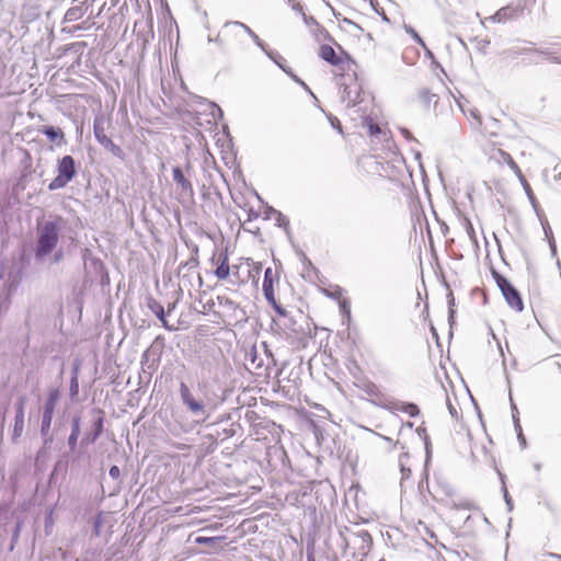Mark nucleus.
<instances>
[{"mask_svg":"<svg viewBox=\"0 0 561 561\" xmlns=\"http://www.w3.org/2000/svg\"><path fill=\"white\" fill-rule=\"evenodd\" d=\"M262 263L253 262L251 259H240L232 265L230 283L237 286L244 285L250 280L257 283L262 272Z\"/></svg>","mask_w":561,"mask_h":561,"instance_id":"f257e3e1","label":"nucleus"},{"mask_svg":"<svg viewBox=\"0 0 561 561\" xmlns=\"http://www.w3.org/2000/svg\"><path fill=\"white\" fill-rule=\"evenodd\" d=\"M491 274H492L496 285L501 289V293L504 296L508 306L517 312L523 311L524 302H523L522 296L518 293V290L504 276H502L495 268L491 270Z\"/></svg>","mask_w":561,"mask_h":561,"instance_id":"f03ea898","label":"nucleus"},{"mask_svg":"<svg viewBox=\"0 0 561 561\" xmlns=\"http://www.w3.org/2000/svg\"><path fill=\"white\" fill-rule=\"evenodd\" d=\"M58 242V226L55 222H46L39 230L36 254L43 256L51 252Z\"/></svg>","mask_w":561,"mask_h":561,"instance_id":"7ed1b4c3","label":"nucleus"},{"mask_svg":"<svg viewBox=\"0 0 561 561\" xmlns=\"http://www.w3.org/2000/svg\"><path fill=\"white\" fill-rule=\"evenodd\" d=\"M76 175L75 160L71 156L62 157L58 162V175L49 183L50 191L61 188L67 185Z\"/></svg>","mask_w":561,"mask_h":561,"instance_id":"20e7f679","label":"nucleus"},{"mask_svg":"<svg viewBox=\"0 0 561 561\" xmlns=\"http://www.w3.org/2000/svg\"><path fill=\"white\" fill-rule=\"evenodd\" d=\"M210 262L216 267L214 273L219 280H226L230 277L231 267L229 265V255L227 250L214 252Z\"/></svg>","mask_w":561,"mask_h":561,"instance_id":"39448f33","label":"nucleus"},{"mask_svg":"<svg viewBox=\"0 0 561 561\" xmlns=\"http://www.w3.org/2000/svg\"><path fill=\"white\" fill-rule=\"evenodd\" d=\"M333 73L337 77L344 78H356L358 65L355 59L348 53L341 56V59L336 60V64L332 67Z\"/></svg>","mask_w":561,"mask_h":561,"instance_id":"423d86ee","label":"nucleus"},{"mask_svg":"<svg viewBox=\"0 0 561 561\" xmlns=\"http://www.w3.org/2000/svg\"><path fill=\"white\" fill-rule=\"evenodd\" d=\"M362 389L366 393L368 400H370L373 403L383 408H391V402L388 400L387 396L380 389V387L376 383L371 381H365Z\"/></svg>","mask_w":561,"mask_h":561,"instance_id":"0eeeda50","label":"nucleus"},{"mask_svg":"<svg viewBox=\"0 0 561 561\" xmlns=\"http://www.w3.org/2000/svg\"><path fill=\"white\" fill-rule=\"evenodd\" d=\"M489 157L490 159L496 161L497 163H506L511 168V170L518 176L519 180L526 182L522 169L508 152L502 149L492 148L490 149Z\"/></svg>","mask_w":561,"mask_h":561,"instance_id":"6e6552de","label":"nucleus"},{"mask_svg":"<svg viewBox=\"0 0 561 561\" xmlns=\"http://www.w3.org/2000/svg\"><path fill=\"white\" fill-rule=\"evenodd\" d=\"M274 279H275V273L271 267H267L264 273V280H263V293L266 298V300L273 305L275 310L282 314L285 316V311L277 306L275 300V294H274Z\"/></svg>","mask_w":561,"mask_h":561,"instance_id":"1a4fd4ad","label":"nucleus"},{"mask_svg":"<svg viewBox=\"0 0 561 561\" xmlns=\"http://www.w3.org/2000/svg\"><path fill=\"white\" fill-rule=\"evenodd\" d=\"M346 51L337 45V50H335L331 45L323 44L318 49V56L330 64L332 67L336 64V60L341 59V56Z\"/></svg>","mask_w":561,"mask_h":561,"instance_id":"9d476101","label":"nucleus"},{"mask_svg":"<svg viewBox=\"0 0 561 561\" xmlns=\"http://www.w3.org/2000/svg\"><path fill=\"white\" fill-rule=\"evenodd\" d=\"M174 182L180 187L181 194L186 197H193L194 188L191 181L183 174L181 168L175 167L172 170Z\"/></svg>","mask_w":561,"mask_h":561,"instance_id":"9b49d317","label":"nucleus"},{"mask_svg":"<svg viewBox=\"0 0 561 561\" xmlns=\"http://www.w3.org/2000/svg\"><path fill=\"white\" fill-rule=\"evenodd\" d=\"M180 394H181L183 402L187 405V408L192 412L197 413V412L203 411V409H204L203 403L198 402L194 399L188 387L184 382H181V385H180Z\"/></svg>","mask_w":561,"mask_h":561,"instance_id":"f8f14e48","label":"nucleus"},{"mask_svg":"<svg viewBox=\"0 0 561 561\" xmlns=\"http://www.w3.org/2000/svg\"><path fill=\"white\" fill-rule=\"evenodd\" d=\"M399 466H400V471L402 473L401 486H404V485H407L409 479L411 478L412 470H413V462L408 453H403L400 455Z\"/></svg>","mask_w":561,"mask_h":561,"instance_id":"ddd939ff","label":"nucleus"},{"mask_svg":"<svg viewBox=\"0 0 561 561\" xmlns=\"http://www.w3.org/2000/svg\"><path fill=\"white\" fill-rule=\"evenodd\" d=\"M24 428V404L21 402L18 408V412L14 420L13 426V438H18L22 435Z\"/></svg>","mask_w":561,"mask_h":561,"instance_id":"4468645a","label":"nucleus"},{"mask_svg":"<svg viewBox=\"0 0 561 561\" xmlns=\"http://www.w3.org/2000/svg\"><path fill=\"white\" fill-rule=\"evenodd\" d=\"M87 7L84 5H76L67 10L65 14V19L68 22H75L82 19L87 12Z\"/></svg>","mask_w":561,"mask_h":561,"instance_id":"2eb2a0df","label":"nucleus"},{"mask_svg":"<svg viewBox=\"0 0 561 561\" xmlns=\"http://www.w3.org/2000/svg\"><path fill=\"white\" fill-rule=\"evenodd\" d=\"M518 9L513 7H505L500 9L495 15L494 19L499 22H503L510 19H514L518 15Z\"/></svg>","mask_w":561,"mask_h":561,"instance_id":"dca6fc26","label":"nucleus"},{"mask_svg":"<svg viewBox=\"0 0 561 561\" xmlns=\"http://www.w3.org/2000/svg\"><path fill=\"white\" fill-rule=\"evenodd\" d=\"M337 304L341 313L346 318V321H351V304L344 293H337Z\"/></svg>","mask_w":561,"mask_h":561,"instance_id":"f3484780","label":"nucleus"},{"mask_svg":"<svg viewBox=\"0 0 561 561\" xmlns=\"http://www.w3.org/2000/svg\"><path fill=\"white\" fill-rule=\"evenodd\" d=\"M465 115L469 119V123L473 129H480L482 126V116L477 108H470L463 111Z\"/></svg>","mask_w":561,"mask_h":561,"instance_id":"a211bd4d","label":"nucleus"},{"mask_svg":"<svg viewBox=\"0 0 561 561\" xmlns=\"http://www.w3.org/2000/svg\"><path fill=\"white\" fill-rule=\"evenodd\" d=\"M59 397H60V392L58 389H53L49 391L48 398H47V400L45 402V407H44L45 413L54 414V411H55V408H56Z\"/></svg>","mask_w":561,"mask_h":561,"instance_id":"6ab92c4d","label":"nucleus"},{"mask_svg":"<svg viewBox=\"0 0 561 561\" xmlns=\"http://www.w3.org/2000/svg\"><path fill=\"white\" fill-rule=\"evenodd\" d=\"M390 407V409H397L399 411L407 413L410 416H416L420 413L419 407L414 403L396 404L391 402Z\"/></svg>","mask_w":561,"mask_h":561,"instance_id":"aec40b11","label":"nucleus"},{"mask_svg":"<svg viewBox=\"0 0 561 561\" xmlns=\"http://www.w3.org/2000/svg\"><path fill=\"white\" fill-rule=\"evenodd\" d=\"M363 126L367 129L369 136H376L382 133L381 128L370 116H366L363 119Z\"/></svg>","mask_w":561,"mask_h":561,"instance_id":"412c9836","label":"nucleus"},{"mask_svg":"<svg viewBox=\"0 0 561 561\" xmlns=\"http://www.w3.org/2000/svg\"><path fill=\"white\" fill-rule=\"evenodd\" d=\"M93 131H94V136L96 138V140L103 146L105 147L107 144H110V141L112 140L106 134H105V130L104 128L98 124V123H94L93 125Z\"/></svg>","mask_w":561,"mask_h":561,"instance_id":"4be33fe9","label":"nucleus"},{"mask_svg":"<svg viewBox=\"0 0 561 561\" xmlns=\"http://www.w3.org/2000/svg\"><path fill=\"white\" fill-rule=\"evenodd\" d=\"M42 133L45 134L50 140H62L65 137L64 131L60 128H55L53 126H44Z\"/></svg>","mask_w":561,"mask_h":561,"instance_id":"5701e85b","label":"nucleus"},{"mask_svg":"<svg viewBox=\"0 0 561 561\" xmlns=\"http://www.w3.org/2000/svg\"><path fill=\"white\" fill-rule=\"evenodd\" d=\"M79 423H80L79 419H75L73 420V428H72V432H71V434L69 436V439H68L69 445L71 447L76 446L78 437L80 435V424Z\"/></svg>","mask_w":561,"mask_h":561,"instance_id":"b1692460","label":"nucleus"},{"mask_svg":"<svg viewBox=\"0 0 561 561\" xmlns=\"http://www.w3.org/2000/svg\"><path fill=\"white\" fill-rule=\"evenodd\" d=\"M53 413H43V420H42V426L41 432L44 436H46L49 433L51 421H53Z\"/></svg>","mask_w":561,"mask_h":561,"instance_id":"393cba45","label":"nucleus"},{"mask_svg":"<svg viewBox=\"0 0 561 561\" xmlns=\"http://www.w3.org/2000/svg\"><path fill=\"white\" fill-rule=\"evenodd\" d=\"M447 407L453 419L456 421H460L462 419V411L458 404H454L450 400H448Z\"/></svg>","mask_w":561,"mask_h":561,"instance_id":"a878e982","label":"nucleus"},{"mask_svg":"<svg viewBox=\"0 0 561 561\" xmlns=\"http://www.w3.org/2000/svg\"><path fill=\"white\" fill-rule=\"evenodd\" d=\"M463 225H465V230H466L469 239L472 241H477L476 230L473 228L472 222L466 218L463 221Z\"/></svg>","mask_w":561,"mask_h":561,"instance_id":"bb28decb","label":"nucleus"},{"mask_svg":"<svg viewBox=\"0 0 561 561\" xmlns=\"http://www.w3.org/2000/svg\"><path fill=\"white\" fill-rule=\"evenodd\" d=\"M227 26H232V27H236V28H241L243 30L245 33H248L249 35H251L252 37L256 38L257 36L255 35V33L245 24L241 23V22H231L229 24H227Z\"/></svg>","mask_w":561,"mask_h":561,"instance_id":"cd10ccee","label":"nucleus"},{"mask_svg":"<svg viewBox=\"0 0 561 561\" xmlns=\"http://www.w3.org/2000/svg\"><path fill=\"white\" fill-rule=\"evenodd\" d=\"M357 165L358 168H360L363 171H368V169L373 168V167H376L378 168L379 167V163L376 162V161H365L363 159H358L357 160Z\"/></svg>","mask_w":561,"mask_h":561,"instance_id":"c85d7f7f","label":"nucleus"},{"mask_svg":"<svg viewBox=\"0 0 561 561\" xmlns=\"http://www.w3.org/2000/svg\"><path fill=\"white\" fill-rule=\"evenodd\" d=\"M104 148L108 149L114 156L122 157L123 150L119 146H117L113 140L110 141Z\"/></svg>","mask_w":561,"mask_h":561,"instance_id":"c756f323","label":"nucleus"},{"mask_svg":"<svg viewBox=\"0 0 561 561\" xmlns=\"http://www.w3.org/2000/svg\"><path fill=\"white\" fill-rule=\"evenodd\" d=\"M317 38L321 39H332L330 33L322 26L318 27Z\"/></svg>","mask_w":561,"mask_h":561,"instance_id":"7c9ffc66","label":"nucleus"},{"mask_svg":"<svg viewBox=\"0 0 561 561\" xmlns=\"http://www.w3.org/2000/svg\"><path fill=\"white\" fill-rule=\"evenodd\" d=\"M405 30L411 36L423 47H425V43L421 38V36L410 26H405Z\"/></svg>","mask_w":561,"mask_h":561,"instance_id":"2f4dec72","label":"nucleus"},{"mask_svg":"<svg viewBox=\"0 0 561 561\" xmlns=\"http://www.w3.org/2000/svg\"><path fill=\"white\" fill-rule=\"evenodd\" d=\"M217 539H218V538H214V537H202V536H201V537H197V538L195 539V541H196L197 543H213V542H215Z\"/></svg>","mask_w":561,"mask_h":561,"instance_id":"473e14b6","label":"nucleus"},{"mask_svg":"<svg viewBox=\"0 0 561 561\" xmlns=\"http://www.w3.org/2000/svg\"><path fill=\"white\" fill-rule=\"evenodd\" d=\"M110 476L113 478V479H118L119 476H121V470L117 466H113L110 468Z\"/></svg>","mask_w":561,"mask_h":561,"instance_id":"72a5a7b5","label":"nucleus"},{"mask_svg":"<svg viewBox=\"0 0 561 561\" xmlns=\"http://www.w3.org/2000/svg\"><path fill=\"white\" fill-rule=\"evenodd\" d=\"M70 390H71L72 394H77L78 393V382H77V378L76 377L72 378V380H71Z\"/></svg>","mask_w":561,"mask_h":561,"instance_id":"f704fd0d","label":"nucleus"},{"mask_svg":"<svg viewBox=\"0 0 561 561\" xmlns=\"http://www.w3.org/2000/svg\"><path fill=\"white\" fill-rule=\"evenodd\" d=\"M352 366H353V368H351L352 370L355 369L357 373H362V369L356 362H353Z\"/></svg>","mask_w":561,"mask_h":561,"instance_id":"c9c22d12","label":"nucleus"},{"mask_svg":"<svg viewBox=\"0 0 561 561\" xmlns=\"http://www.w3.org/2000/svg\"><path fill=\"white\" fill-rule=\"evenodd\" d=\"M337 293H343V290L336 289L334 293L330 294V296L337 300Z\"/></svg>","mask_w":561,"mask_h":561,"instance_id":"e433bc0d","label":"nucleus"},{"mask_svg":"<svg viewBox=\"0 0 561 561\" xmlns=\"http://www.w3.org/2000/svg\"><path fill=\"white\" fill-rule=\"evenodd\" d=\"M161 321H162L163 325H164L167 329H170V328L168 327V324H167V321H165V319H164L163 314L161 316Z\"/></svg>","mask_w":561,"mask_h":561,"instance_id":"4c0bfd02","label":"nucleus"},{"mask_svg":"<svg viewBox=\"0 0 561 561\" xmlns=\"http://www.w3.org/2000/svg\"><path fill=\"white\" fill-rule=\"evenodd\" d=\"M551 556H552L553 558L558 559L559 561H561V554H556V553H553V554H551Z\"/></svg>","mask_w":561,"mask_h":561,"instance_id":"58836bf2","label":"nucleus"},{"mask_svg":"<svg viewBox=\"0 0 561 561\" xmlns=\"http://www.w3.org/2000/svg\"><path fill=\"white\" fill-rule=\"evenodd\" d=\"M497 136V133H490V137Z\"/></svg>","mask_w":561,"mask_h":561,"instance_id":"ea45409f","label":"nucleus"},{"mask_svg":"<svg viewBox=\"0 0 561 561\" xmlns=\"http://www.w3.org/2000/svg\"><path fill=\"white\" fill-rule=\"evenodd\" d=\"M379 561H386L385 559H380Z\"/></svg>","mask_w":561,"mask_h":561,"instance_id":"a19ab883","label":"nucleus"}]
</instances>
